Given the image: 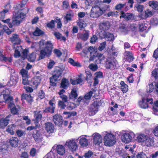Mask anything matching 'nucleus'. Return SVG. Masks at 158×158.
Segmentation results:
<instances>
[{
  "instance_id": "nucleus-10",
  "label": "nucleus",
  "mask_w": 158,
  "mask_h": 158,
  "mask_svg": "<svg viewBox=\"0 0 158 158\" xmlns=\"http://www.w3.org/2000/svg\"><path fill=\"white\" fill-rule=\"evenodd\" d=\"M117 62L115 60H108L106 62V67L107 69L114 70L117 67Z\"/></svg>"
},
{
  "instance_id": "nucleus-20",
  "label": "nucleus",
  "mask_w": 158,
  "mask_h": 158,
  "mask_svg": "<svg viewBox=\"0 0 158 158\" xmlns=\"http://www.w3.org/2000/svg\"><path fill=\"white\" fill-rule=\"evenodd\" d=\"M10 40L13 43L14 48H15V45L18 44L21 42L20 40L18 35L16 34H13L10 38Z\"/></svg>"
},
{
  "instance_id": "nucleus-30",
  "label": "nucleus",
  "mask_w": 158,
  "mask_h": 158,
  "mask_svg": "<svg viewBox=\"0 0 158 158\" xmlns=\"http://www.w3.org/2000/svg\"><path fill=\"white\" fill-rule=\"evenodd\" d=\"M147 136L144 134H140L137 136V140L138 142L142 143L143 144Z\"/></svg>"
},
{
  "instance_id": "nucleus-33",
  "label": "nucleus",
  "mask_w": 158,
  "mask_h": 158,
  "mask_svg": "<svg viewBox=\"0 0 158 158\" xmlns=\"http://www.w3.org/2000/svg\"><path fill=\"white\" fill-rule=\"evenodd\" d=\"M69 85V81L64 78H63L61 81V85L63 88L64 89H66Z\"/></svg>"
},
{
  "instance_id": "nucleus-60",
  "label": "nucleus",
  "mask_w": 158,
  "mask_h": 158,
  "mask_svg": "<svg viewBox=\"0 0 158 158\" xmlns=\"http://www.w3.org/2000/svg\"><path fill=\"white\" fill-rule=\"evenodd\" d=\"M118 12L117 11H110L107 14L108 17L114 16L118 15Z\"/></svg>"
},
{
  "instance_id": "nucleus-32",
  "label": "nucleus",
  "mask_w": 158,
  "mask_h": 158,
  "mask_svg": "<svg viewBox=\"0 0 158 158\" xmlns=\"http://www.w3.org/2000/svg\"><path fill=\"white\" fill-rule=\"evenodd\" d=\"M33 137L35 141L39 142L41 140L42 135L39 131H37L36 134H34L33 135Z\"/></svg>"
},
{
  "instance_id": "nucleus-4",
  "label": "nucleus",
  "mask_w": 158,
  "mask_h": 158,
  "mask_svg": "<svg viewBox=\"0 0 158 158\" xmlns=\"http://www.w3.org/2000/svg\"><path fill=\"white\" fill-rule=\"evenodd\" d=\"M124 131H123L121 132L122 134L121 137V139L122 142L125 143H128L131 142L133 138L135 137L134 133L131 132L128 133H124Z\"/></svg>"
},
{
  "instance_id": "nucleus-56",
  "label": "nucleus",
  "mask_w": 158,
  "mask_h": 158,
  "mask_svg": "<svg viewBox=\"0 0 158 158\" xmlns=\"http://www.w3.org/2000/svg\"><path fill=\"white\" fill-rule=\"evenodd\" d=\"M152 110L154 112H158V101L155 102L152 107Z\"/></svg>"
},
{
  "instance_id": "nucleus-64",
  "label": "nucleus",
  "mask_w": 158,
  "mask_h": 158,
  "mask_svg": "<svg viewBox=\"0 0 158 158\" xmlns=\"http://www.w3.org/2000/svg\"><path fill=\"white\" fill-rule=\"evenodd\" d=\"M152 75L154 77L156 78L158 77V69H155L152 72Z\"/></svg>"
},
{
  "instance_id": "nucleus-35",
  "label": "nucleus",
  "mask_w": 158,
  "mask_h": 158,
  "mask_svg": "<svg viewBox=\"0 0 158 158\" xmlns=\"http://www.w3.org/2000/svg\"><path fill=\"white\" fill-rule=\"evenodd\" d=\"M125 53L126 57L127 60L129 62L132 61L134 59L133 54H132V53L129 51L126 52Z\"/></svg>"
},
{
  "instance_id": "nucleus-57",
  "label": "nucleus",
  "mask_w": 158,
  "mask_h": 158,
  "mask_svg": "<svg viewBox=\"0 0 158 158\" xmlns=\"http://www.w3.org/2000/svg\"><path fill=\"white\" fill-rule=\"evenodd\" d=\"M2 21L5 23H7L10 28H12V23L10 22V19H8L6 20H2Z\"/></svg>"
},
{
  "instance_id": "nucleus-15",
  "label": "nucleus",
  "mask_w": 158,
  "mask_h": 158,
  "mask_svg": "<svg viewBox=\"0 0 158 158\" xmlns=\"http://www.w3.org/2000/svg\"><path fill=\"white\" fill-rule=\"evenodd\" d=\"M18 80L19 77L18 75L16 74L12 75L10 77L8 85L10 86L14 85L18 82Z\"/></svg>"
},
{
  "instance_id": "nucleus-43",
  "label": "nucleus",
  "mask_w": 158,
  "mask_h": 158,
  "mask_svg": "<svg viewBox=\"0 0 158 158\" xmlns=\"http://www.w3.org/2000/svg\"><path fill=\"white\" fill-rule=\"evenodd\" d=\"M120 84L122 86L121 89L123 93H126L128 90V86L123 81H121Z\"/></svg>"
},
{
  "instance_id": "nucleus-7",
  "label": "nucleus",
  "mask_w": 158,
  "mask_h": 158,
  "mask_svg": "<svg viewBox=\"0 0 158 158\" xmlns=\"http://www.w3.org/2000/svg\"><path fill=\"white\" fill-rule=\"evenodd\" d=\"M103 13V11L98 6L93 7L91 10L90 16L93 18H97Z\"/></svg>"
},
{
  "instance_id": "nucleus-12",
  "label": "nucleus",
  "mask_w": 158,
  "mask_h": 158,
  "mask_svg": "<svg viewBox=\"0 0 158 158\" xmlns=\"http://www.w3.org/2000/svg\"><path fill=\"white\" fill-rule=\"evenodd\" d=\"M40 113V110L34 111L33 112L34 118L33 120L37 124H39V122L40 121L42 118V114Z\"/></svg>"
},
{
  "instance_id": "nucleus-5",
  "label": "nucleus",
  "mask_w": 158,
  "mask_h": 158,
  "mask_svg": "<svg viewBox=\"0 0 158 158\" xmlns=\"http://www.w3.org/2000/svg\"><path fill=\"white\" fill-rule=\"evenodd\" d=\"M103 102L101 100L97 99L90 106L89 109V112L91 115H94L98 111V107L102 104Z\"/></svg>"
},
{
  "instance_id": "nucleus-26",
  "label": "nucleus",
  "mask_w": 158,
  "mask_h": 158,
  "mask_svg": "<svg viewBox=\"0 0 158 158\" xmlns=\"http://www.w3.org/2000/svg\"><path fill=\"white\" fill-rule=\"evenodd\" d=\"M6 7L10 8V5L9 4H7L5 6V9L0 12V20L4 18L6 15L9 12V9H7Z\"/></svg>"
},
{
  "instance_id": "nucleus-38",
  "label": "nucleus",
  "mask_w": 158,
  "mask_h": 158,
  "mask_svg": "<svg viewBox=\"0 0 158 158\" xmlns=\"http://www.w3.org/2000/svg\"><path fill=\"white\" fill-rule=\"evenodd\" d=\"M88 51L90 52L91 57H90L89 60H92V57L94 56H95V54L96 51H95V49L93 47H90L88 48Z\"/></svg>"
},
{
  "instance_id": "nucleus-47",
  "label": "nucleus",
  "mask_w": 158,
  "mask_h": 158,
  "mask_svg": "<svg viewBox=\"0 0 158 158\" xmlns=\"http://www.w3.org/2000/svg\"><path fill=\"white\" fill-rule=\"evenodd\" d=\"M3 29L5 32L8 35H10L11 32L14 31V29H12L11 30H10L8 27L5 25L3 26Z\"/></svg>"
},
{
  "instance_id": "nucleus-2",
  "label": "nucleus",
  "mask_w": 158,
  "mask_h": 158,
  "mask_svg": "<svg viewBox=\"0 0 158 158\" xmlns=\"http://www.w3.org/2000/svg\"><path fill=\"white\" fill-rule=\"evenodd\" d=\"M26 14L23 13L22 10L19 11L18 10H15L14 14L15 17L13 18L11 21L12 27L18 26L20 24L22 19L24 18Z\"/></svg>"
},
{
  "instance_id": "nucleus-29",
  "label": "nucleus",
  "mask_w": 158,
  "mask_h": 158,
  "mask_svg": "<svg viewBox=\"0 0 158 158\" xmlns=\"http://www.w3.org/2000/svg\"><path fill=\"white\" fill-rule=\"evenodd\" d=\"M22 51V47L21 46H17L15 51L14 56L15 58L20 56V52Z\"/></svg>"
},
{
  "instance_id": "nucleus-24",
  "label": "nucleus",
  "mask_w": 158,
  "mask_h": 158,
  "mask_svg": "<svg viewBox=\"0 0 158 158\" xmlns=\"http://www.w3.org/2000/svg\"><path fill=\"white\" fill-rule=\"evenodd\" d=\"M9 143L12 146L15 147L18 145L19 139L17 137H12L10 139Z\"/></svg>"
},
{
  "instance_id": "nucleus-63",
  "label": "nucleus",
  "mask_w": 158,
  "mask_h": 158,
  "mask_svg": "<svg viewBox=\"0 0 158 158\" xmlns=\"http://www.w3.org/2000/svg\"><path fill=\"white\" fill-rule=\"evenodd\" d=\"M136 7L139 12H141L143 11L144 9V6L143 5H138L136 6Z\"/></svg>"
},
{
  "instance_id": "nucleus-31",
  "label": "nucleus",
  "mask_w": 158,
  "mask_h": 158,
  "mask_svg": "<svg viewBox=\"0 0 158 158\" xmlns=\"http://www.w3.org/2000/svg\"><path fill=\"white\" fill-rule=\"evenodd\" d=\"M2 50H0V60L2 61L11 62V59L10 57H7L4 56L3 54Z\"/></svg>"
},
{
  "instance_id": "nucleus-49",
  "label": "nucleus",
  "mask_w": 158,
  "mask_h": 158,
  "mask_svg": "<svg viewBox=\"0 0 158 158\" xmlns=\"http://www.w3.org/2000/svg\"><path fill=\"white\" fill-rule=\"evenodd\" d=\"M127 3H125L123 4L119 3L117 4L115 7V9L116 10H120L122 8L125 6L126 5Z\"/></svg>"
},
{
  "instance_id": "nucleus-59",
  "label": "nucleus",
  "mask_w": 158,
  "mask_h": 158,
  "mask_svg": "<svg viewBox=\"0 0 158 158\" xmlns=\"http://www.w3.org/2000/svg\"><path fill=\"white\" fill-rule=\"evenodd\" d=\"M125 149L127 150L126 152H129V153H130L131 154H133L134 150L130 146H126L125 147Z\"/></svg>"
},
{
  "instance_id": "nucleus-9",
  "label": "nucleus",
  "mask_w": 158,
  "mask_h": 158,
  "mask_svg": "<svg viewBox=\"0 0 158 158\" xmlns=\"http://www.w3.org/2000/svg\"><path fill=\"white\" fill-rule=\"evenodd\" d=\"M11 91L10 89H4L2 92V94L3 95L5 102H7L12 100V97L9 95Z\"/></svg>"
},
{
  "instance_id": "nucleus-28",
  "label": "nucleus",
  "mask_w": 158,
  "mask_h": 158,
  "mask_svg": "<svg viewBox=\"0 0 158 158\" xmlns=\"http://www.w3.org/2000/svg\"><path fill=\"white\" fill-rule=\"evenodd\" d=\"M32 85L34 89H36L37 87V86L40 82V79L38 77H36L33 78L32 80Z\"/></svg>"
},
{
  "instance_id": "nucleus-61",
  "label": "nucleus",
  "mask_w": 158,
  "mask_h": 158,
  "mask_svg": "<svg viewBox=\"0 0 158 158\" xmlns=\"http://www.w3.org/2000/svg\"><path fill=\"white\" fill-rule=\"evenodd\" d=\"M93 93V92L92 91H90L87 93L84 97L85 99L86 100H89L90 99Z\"/></svg>"
},
{
  "instance_id": "nucleus-3",
  "label": "nucleus",
  "mask_w": 158,
  "mask_h": 158,
  "mask_svg": "<svg viewBox=\"0 0 158 158\" xmlns=\"http://www.w3.org/2000/svg\"><path fill=\"white\" fill-rule=\"evenodd\" d=\"M104 145L107 146H112L114 145L116 142V138L115 135L113 134L107 133L104 136Z\"/></svg>"
},
{
  "instance_id": "nucleus-40",
  "label": "nucleus",
  "mask_w": 158,
  "mask_h": 158,
  "mask_svg": "<svg viewBox=\"0 0 158 158\" xmlns=\"http://www.w3.org/2000/svg\"><path fill=\"white\" fill-rule=\"evenodd\" d=\"M27 59L30 62H33L36 58V54L35 53H32L27 56Z\"/></svg>"
},
{
  "instance_id": "nucleus-19",
  "label": "nucleus",
  "mask_w": 158,
  "mask_h": 158,
  "mask_svg": "<svg viewBox=\"0 0 158 158\" xmlns=\"http://www.w3.org/2000/svg\"><path fill=\"white\" fill-rule=\"evenodd\" d=\"M120 13V18H124L125 19L127 20H131L133 18L134 15L133 14L129 13H125L123 11H121Z\"/></svg>"
},
{
  "instance_id": "nucleus-34",
  "label": "nucleus",
  "mask_w": 158,
  "mask_h": 158,
  "mask_svg": "<svg viewBox=\"0 0 158 158\" xmlns=\"http://www.w3.org/2000/svg\"><path fill=\"white\" fill-rule=\"evenodd\" d=\"M149 6L156 10H158V2L155 1H151L149 2Z\"/></svg>"
},
{
  "instance_id": "nucleus-23",
  "label": "nucleus",
  "mask_w": 158,
  "mask_h": 158,
  "mask_svg": "<svg viewBox=\"0 0 158 158\" xmlns=\"http://www.w3.org/2000/svg\"><path fill=\"white\" fill-rule=\"evenodd\" d=\"M81 76H79V77L75 80L71 79L70 81L71 84L73 85L80 84L82 85L84 83V81L81 77Z\"/></svg>"
},
{
  "instance_id": "nucleus-62",
  "label": "nucleus",
  "mask_w": 158,
  "mask_h": 158,
  "mask_svg": "<svg viewBox=\"0 0 158 158\" xmlns=\"http://www.w3.org/2000/svg\"><path fill=\"white\" fill-rule=\"evenodd\" d=\"M136 158H149L145 153L142 152L138 154Z\"/></svg>"
},
{
  "instance_id": "nucleus-25",
  "label": "nucleus",
  "mask_w": 158,
  "mask_h": 158,
  "mask_svg": "<svg viewBox=\"0 0 158 158\" xmlns=\"http://www.w3.org/2000/svg\"><path fill=\"white\" fill-rule=\"evenodd\" d=\"M104 37L108 41H113L114 38L113 35L112 34L109 32H106V31L103 32V33Z\"/></svg>"
},
{
  "instance_id": "nucleus-46",
  "label": "nucleus",
  "mask_w": 158,
  "mask_h": 158,
  "mask_svg": "<svg viewBox=\"0 0 158 158\" xmlns=\"http://www.w3.org/2000/svg\"><path fill=\"white\" fill-rule=\"evenodd\" d=\"M153 15V12L149 10H147L145 11L144 17L147 18L152 16Z\"/></svg>"
},
{
  "instance_id": "nucleus-14",
  "label": "nucleus",
  "mask_w": 158,
  "mask_h": 158,
  "mask_svg": "<svg viewBox=\"0 0 158 158\" xmlns=\"http://www.w3.org/2000/svg\"><path fill=\"white\" fill-rule=\"evenodd\" d=\"M56 152L59 155L63 156L65 153L66 149L64 146L61 145H57L56 148Z\"/></svg>"
},
{
  "instance_id": "nucleus-13",
  "label": "nucleus",
  "mask_w": 158,
  "mask_h": 158,
  "mask_svg": "<svg viewBox=\"0 0 158 158\" xmlns=\"http://www.w3.org/2000/svg\"><path fill=\"white\" fill-rule=\"evenodd\" d=\"M53 120L55 124L60 126L63 123L62 117L59 114H56L53 117Z\"/></svg>"
},
{
  "instance_id": "nucleus-21",
  "label": "nucleus",
  "mask_w": 158,
  "mask_h": 158,
  "mask_svg": "<svg viewBox=\"0 0 158 158\" xmlns=\"http://www.w3.org/2000/svg\"><path fill=\"white\" fill-rule=\"evenodd\" d=\"M46 130L49 133H52L54 131V125L51 123H47L45 124Z\"/></svg>"
},
{
  "instance_id": "nucleus-27",
  "label": "nucleus",
  "mask_w": 158,
  "mask_h": 158,
  "mask_svg": "<svg viewBox=\"0 0 158 158\" xmlns=\"http://www.w3.org/2000/svg\"><path fill=\"white\" fill-rule=\"evenodd\" d=\"M16 127L14 124L10 125L6 128L7 131L11 135H14L15 133L14 131L16 129Z\"/></svg>"
},
{
  "instance_id": "nucleus-48",
  "label": "nucleus",
  "mask_w": 158,
  "mask_h": 158,
  "mask_svg": "<svg viewBox=\"0 0 158 158\" xmlns=\"http://www.w3.org/2000/svg\"><path fill=\"white\" fill-rule=\"evenodd\" d=\"M151 24L153 25H157L158 24V19L156 17H153L150 20Z\"/></svg>"
},
{
  "instance_id": "nucleus-6",
  "label": "nucleus",
  "mask_w": 158,
  "mask_h": 158,
  "mask_svg": "<svg viewBox=\"0 0 158 158\" xmlns=\"http://www.w3.org/2000/svg\"><path fill=\"white\" fill-rule=\"evenodd\" d=\"M65 145L73 152L76 151L78 149L77 141L74 139H71L67 140Z\"/></svg>"
},
{
  "instance_id": "nucleus-17",
  "label": "nucleus",
  "mask_w": 158,
  "mask_h": 158,
  "mask_svg": "<svg viewBox=\"0 0 158 158\" xmlns=\"http://www.w3.org/2000/svg\"><path fill=\"white\" fill-rule=\"evenodd\" d=\"M11 115H9L7 116L4 118H2L0 120V126L1 127L4 128L9 123L10 119H9Z\"/></svg>"
},
{
  "instance_id": "nucleus-51",
  "label": "nucleus",
  "mask_w": 158,
  "mask_h": 158,
  "mask_svg": "<svg viewBox=\"0 0 158 158\" xmlns=\"http://www.w3.org/2000/svg\"><path fill=\"white\" fill-rule=\"evenodd\" d=\"M21 52H22V58L23 59H24L26 58H27V54L28 52V51L26 49L23 50V49L22 48V51Z\"/></svg>"
},
{
  "instance_id": "nucleus-55",
  "label": "nucleus",
  "mask_w": 158,
  "mask_h": 158,
  "mask_svg": "<svg viewBox=\"0 0 158 158\" xmlns=\"http://www.w3.org/2000/svg\"><path fill=\"white\" fill-rule=\"evenodd\" d=\"M106 42L104 41L100 44L98 47V50L100 51H101L104 49L106 47Z\"/></svg>"
},
{
  "instance_id": "nucleus-16",
  "label": "nucleus",
  "mask_w": 158,
  "mask_h": 158,
  "mask_svg": "<svg viewBox=\"0 0 158 158\" xmlns=\"http://www.w3.org/2000/svg\"><path fill=\"white\" fill-rule=\"evenodd\" d=\"M110 26V23L108 21H105L99 24L100 28L103 30V32L108 30Z\"/></svg>"
},
{
  "instance_id": "nucleus-45",
  "label": "nucleus",
  "mask_w": 158,
  "mask_h": 158,
  "mask_svg": "<svg viewBox=\"0 0 158 158\" xmlns=\"http://www.w3.org/2000/svg\"><path fill=\"white\" fill-rule=\"evenodd\" d=\"M69 62L73 66L79 67L81 65L78 62H76L72 58H69Z\"/></svg>"
},
{
  "instance_id": "nucleus-36",
  "label": "nucleus",
  "mask_w": 158,
  "mask_h": 158,
  "mask_svg": "<svg viewBox=\"0 0 158 158\" xmlns=\"http://www.w3.org/2000/svg\"><path fill=\"white\" fill-rule=\"evenodd\" d=\"M139 106L143 109H146L148 107V105L147 103L145 102V100L144 99H142V101L139 102Z\"/></svg>"
},
{
  "instance_id": "nucleus-8",
  "label": "nucleus",
  "mask_w": 158,
  "mask_h": 158,
  "mask_svg": "<svg viewBox=\"0 0 158 158\" xmlns=\"http://www.w3.org/2000/svg\"><path fill=\"white\" fill-rule=\"evenodd\" d=\"M61 71L60 70H56L54 72V75L50 78V83L51 85L55 86L56 84V81L58 80V78L61 76Z\"/></svg>"
},
{
  "instance_id": "nucleus-39",
  "label": "nucleus",
  "mask_w": 158,
  "mask_h": 158,
  "mask_svg": "<svg viewBox=\"0 0 158 158\" xmlns=\"http://www.w3.org/2000/svg\"><path fill=\"white\" fill-rule=\"evenodd\" d=\"M77 25L79 27L81 30L82 28L85 27L86 24L83 21H81V19H79L77 21Z\"/></svg>"
},
{
  "instance_id": "nucleus-53",
  "label": "nucleus",
  "mask_w": 158,
  "mask_h": 158,
  "mask_svg": "<svg viewBox=\"0 0 158 158\" xmlns=\"http://www.w3.org/2000/svg\"><path fill=\"white\" fill-rule=\"evenodd\" d=\"M34 123L35 125V126H31L28 127L27 128V131H31L33 129H36L40 127V125L39 124H37L36 122H34Z\"/></svg>"
},
{
  "instance_id": "nucleus-58",
  "label": "nucleus",
  "mask_w": 158,
  "mask_h": 158,
  "mask_svg": "<svg viewBox=\"0 0 158 158\" xmlns=\"http://www.w3.org/2000/svg\"><path fill=\"white\" fill-rule=\"evenodd\" d=\"M23 83L24 85H27L29 84V81L28 80L29 77H23Z\"/></svg>"
},
{
  "instance_id": "nucleus-41",
  "label": "nucleus",
  "mask_w": 158,
  "mask_h": 158,
  "mask_svg": "<svg viewBox=\"0 0 158 158\" xmlns=\"http://www.w3.org/2000/svg\"><path fill=\"white\" fill-rule=\"evenodd\" d=\"M54 35L57 39H60L61 40L65 41L66 40L65 37L62 36L58 32H55L54 33Z\"/></svg>"
},
{
  "instance_id": "nucleus-42",
  "label": "nucleus",
  "mask_w": 158,
  "mask_h": 158,
  "mask_svg": "<svg viewBox=\"0 0 158 158\" xmlns=\"http://www.w3.org/2000/svg\"><path fill=\"white\" fill-rule=\"evenodd\" d=\"M139 25V30L142 31L146 30L148 26V24L145 23H140Z\"/></svg>"
},
{
  "instance_id": "nucleus-37",
  "label": "nucleus",
  "mask_w": 158,
  "mask_h": 158,
  "mask_svg": "<svg viewBox=\"0 0 158 158\" xmlns=\"http://www.w3.org/2000/svg\"><path fill=\"white\" fill-rule=\"evenodd\" d=\"M89 31H85V33L81 35L80 38L83 40H86L89 37Z\"/></svg>"
},
{
  "instance_id": "nucleus-22",
  "label": "nucleus",
  "mask_w": 158,
  "mask_h": 158,
  "mask_svg": "<svg viewBox=\"0 0 158 158\" xmlns=\"http://www.w3.org/2000/svg\"><path fill=\"white\" fill-rule=\"evenodd\" d=\"M153 138L148 135L143 144L148 147H150L153 145Z\"/></svg>"
},
{
  "instance_id": "nucleus-44",
  "label": "nucleus",
  "mask_w": 158,
  "mask_h": 158,
  "mask_svg": "<svg viewBox=\"0 0 158 158\" xmlns=\"http://www.w3.org/2000/svg\"><path fill=\"white\" fill-rule=\"evenodd\" d=\"M44 32L38 28H37L33 33L34 35L36 36H40L44 34Z\"/></svg>"
},
{
  "instance_id": "nucleus-50",
  "label": "nucleus",
  "mask_w": 158,
  "mask_h": 158,
  "mask_svg": "<svg viewBox=\"0 0 158 158\" xmlns=\"http://www.w3.org/2000/svg\"><path fill=\"white\" fill-rule=\"evenodd\" d=\"M55 108L52 106L49 107L47 108L44 110V111L46 113L50 112L53 113L54 112Z\"/></svg>"
},
{
  "instance_id": "nucleus-54",
  "label": "nucleus",
  "mask_w": 158,
  "mask_h": 158,
  "mask_svg": "<svg viewBox=\"0 0 158 158\" xmlns=\"http://www.w3.org/2000/svg\"><path fill=\"white\" fill-rule=\"evenodd\" d=\"M20 73L22 75V77H29L28 74V71L25 69H22L21 70Z\"/></svg>"
},
{
  "instance_id": "nucleus-18",
  "label": "nucleus",
  "mask_w": 158,
  "mask_h": 158,
  "mask_svg": "<svg viewBox=\"0 0 158 158\" xmlns=\"http://www.w3.org/2000/svg\"><path fill=\"white\" fill-rule=\"evenodd\" d=\"M85 135H82L78 138L79 143L82 147H86L88 144V140L85 138Z\"/></svg>"
},
{
  "instance_id": "nucleus-52",
  "label": "nucleus",
  "mask_w": 158,
  "mask_h": 158,
  "mask_svg": "<svg viewBox=\"0 0 158 158\" xmlns=\"http://www.w3.org/2000/svg\"><path fill=\"white\" fill-rule=\"evenodd\" d=\"M89 68L92 70L94 71H96L98 68V67L96 64H89Z\"/></svg>"
},
{
  "instance_id": "nucleus-11",
  "label": "nucleus",
  "mask_w": 158,
  "mask_h": 158,
  "mask_svg": "<svg viewBox=\"0 0 158 158\" xmlns=\"http://www.w3.org/2000/svg\"><path fill=\"white\" fill-rule=\"evenodd\" d=\"M94 143L96 145H99L102 142V136L99 133H95L93 134Z\"/></svg>"
},
{
  "instance_id": "nucleus-1",
  "label": "nucleus",
  "mask_w": 158,
  "mask_h": 158,
  "mask_svg": "<svg viewBox=\"0 0 158 158\" xmlns=\"http://www.w3.org/2000/svg\"><path fill=\"white\" fill-rule=\"evenodd\" d=\"M39 46L41 49L40 58L42 59L45 56H49L51 53V49L52 47L50 41L45 43V40H42L40 42Z\"/></svg>"
}]
</instances>
